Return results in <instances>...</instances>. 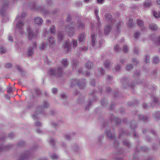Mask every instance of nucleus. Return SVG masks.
<instances>
[{"mask_svg":"<svg viewBox=\"0 0 160 160\" xmlns=\"http://www.w3.org/2000/svg\"><path fill=\"white\" fill-rule=\"evenodd\" d=\"M137 125L134 121H132L131 122V133L132 132L133 134V137L134 138L138 137V135L134 132L135 129L137 127Z\"/></svg>","mask_w":160,"mask_h":160,"instance_id":"1","label":"nucleus"},{"mask_svg":"<svg viewBox=\"0 0 160 160\" xmlns=\"http://www.w3.org/2000/svg\"><path fill=\"white\" fill-rule=\"evenodd\" d=\"M62 71V68H59L58 70V72L57 73H56V70L51 69L48 72V73L51 75H54L55 76H59L61 75Z\"/></svg>","mask_w":160,"mask_h":160,"instance_id":"2","label":"nucleus"},{"mask_svg":"<svg viewBox=\"0 0 160 160\" xmlns=\"http://www.w3.org/2000/svg\"><path fill=\"white\" fill-rule=\"evenodd\" d=\"M152 99V102L151 104V106L152 107H153L154 105L158 104V98L156 97L154 95L151 96Z\"/></svg>","mask_w":160,"mask_h":160,"instance_id":"3","label":"nucleus"},{"mask_svg":"<svg viewBox=\"0 0 160 160\" xmlns=\"http://www.w3.org/2000/svg\"><path fill=\"white\" fill-rule=\"evenodd\" d=\"M64 48L66 50L67 52H68L71 48V44L68 41H67L63 44Z\"/></svg>","mask_w":160,"mask_h":160,"instance_id":"4","label":"nucleus"},{"mask_svg":"<svg viewBox=\"0 0 160 160\" xmlns=\"http://www.w3.org/2000/svg\"><path fill=\"white\" fill-rule=\"evenodd\" d=\"M137 23L138 25L141 28L142 31H144L145 29L144 27V24L143 21L140 19H138L137 20Z\"/></svg>","mask_w":160,"mask_h":160,"instance_id":"5","label":"nucleus"},{"mask_svg":"<svg viewBox=\"0 0 160 160\" xmlns=\"http://www.w3.org/2000/svg\"><path fill=\"white\" fill-rule=\"evenodd\" d=\"M153 43L157 45H160V36L154 37L152 38Z\"/></svg>","mask_w":160,"mask_h":160,"instance_id":"6","label":"nucleus"},{"mask_svg":"<svg viewBox=\"0 0 160 160\" xmlns=\"http://www.w3.org/2000/svg\"><path fill=\"white\" fill-rule=\"evenodd\" d=\"M28 38L29 39H31L32 38H36L37 37L36 35H35L33 34V32L30 28H28Z\"/></svg>","mask_w":160,"mask_h":160,"instance_id":"7","label":"nucleus"},{"mask_svg":"<svg viewBox=\"0 0 160 160\" xmlns=\"http://www.w3.org/2000/svg\"><path fill=\"white\" fill-rule=\"evenodd\" d=\"M24 25L23 22L19 20L16 24V28L18 29H21Z\"/></svg>","mask_w":160,"mask_h":160,"instance_id":"8","label":"nucleus"},{"mask_svg":"<svg viewBox=\"0 0 160 160\" xmlns=\"http://www.w3.org/2000/svg\"><path fill=\"white\" fill-rule=\"evenodd\" d=\"M138 118L139 119L142 121H145L148 120V118L146 116H143L142 115H138Z\"/></svg>","mask_w":160,"mask_h":160,"instance_id":"9","label":"nucleus"},{"mask_svg":"<svg viewBox=\"0 0 160 160\" xmlns=\"http://www.w3.org/2000/svg\"><path fill=\"white\" fill-rule=\"evenodd\" d=\"M111 29V25L106 26L104 30L105 33V34H108L110 32Z\"/></svg>","mask_w":160,"mask_h":160,"instance_id":"10","label":"nucleus"},{"mask_svg":"<svg viewBox=\"0 0 160 160\" xmlns=\"http://www.w3.org/2000/svg\"><path fill=\"white\" fill-rule=\"evenodd\" d=\"M34 20L38 24H42L43 22V20L42 18L39 17H37L35 18Z\"/></svg>","mask_w":160,"mask_h":160,"instance_id":"11","label":"nucleus"},{"mask_svg":"<svg viewBox=\"0 0 160 160\" xmlns=\"http://www.w3.org/2000/svg\"><path fill=\"white\" fill-rule=\"evenodd\" d=\"M152 4V2L150 0H147L145 2L144 5L146 7H148Z\"/></svg>","mask_w":160,"mask_h":160,"instance_id":"12","label":"nucleus"},{"mask_svg":"<svg viewBox=\"0 0 160 160\" xmlns=\"http://www.w3.org/2000/svg\"><path fill=\"white\" fill-rule=\"evenodd\" d=\"M150 28L153 30L156 31L158 29L157 25L154 23H151L149 25Z\"/></svg>","mask_w":160,"mask_h":160,"instance_id":"13","label":"nucleus"},{"mask_svg":"<svg viewBox=\"0 0 160 160\" xmlns=\"http://www.w3.org/2000/svg\"><path fill=\"white\" fill-rule=\"evenodd\" d=\"M141 33L139 31H136L133 35L134 38L135 40H137L139 38Z\"/></svg>","mask_w":160,"mask_h":160,"instance_id":"14","label":"nucleus"},{"mask_svg":"<svg viewBox=\"0 0 160 160\" xmlns=\"http://www.w3.org/2000/svg\"><path fill=\"white\" fill-rule=\"evenodd\" d=\"M159 62V60L158 57L155 56L153 57V64H157Z\"/></svg>","mask_w":160,"mask_h":160,"instance_id":"15","label":"nucleus"},{"mask_svg":"<svg viewBox=\"0 0 160 160\" xmlns=\"http://www.w3.org/2000/svg\"><path fill=\"white\" fill-rule=\"evenodd\" d=\"M106 134L107 135V136L110 139H112L114 138V136L112 135L111 131L109 130H106Z\"/></svg>","mask_w":160,"mask_h":160,"instance_id":"16","label":"nucleus"},{"mask_svg":"<svg viewBox=\"0 0 160 160\" xmlns=\"http://www.w3.org/2000/svg\"><path fill=\"white\" fill-rule=\"evenodd\" d=\"M48 41H49V43L51 45L54 46L55 45V41L54 38L52 37H50Z\"/></svg>","mask_w":160,"mask_h":160,"instance_id":"17","label":"nucleus"},{"mask_svg":"<svg viewBox=\"0 0 160 160\" xmlns=\"http://www.w3.org/2000/svg\"><path fill=\"white\" fill-rule=\"evenodd\" d=\"M145 62L146 63H149L150 62V56L148 55H145L144 56Z\"/></svg>","mask_w":160,"mask_h":160,"instance_id":"18","label":"nucleus"},{"mask_svg":"<svg viewBox=\"0 0 160 160\" xmlns=\"http://www.w3.org/2000/svg\"><path fill=\"white\" fill-rule=\"evenodd\" d=\"M85 35L83 34L81 35L79 38V41L80 42H84L85 40Z\"/></svg>","mask_w":160,"mask_h":160,"instance_id":"19","label":"nucleus"},{"mask_svg":"<svg viewBox=\"0 0 160 160\" xmlns=\"http://www.w3.org/2000/svg\"><path fill=\"white\" fill-rule=\"evenodd\" d=\"M33 53V48H28L27 52V55L28 56H31L32 55Z\"/></svg>","mask_w":160,"mask_h":160,"instance_id":"20","label":"nucleus"},{"mask_svg":"<svg viewBox=\"0 0 160 160\" xmlns=\"http://www.w3.org/2000/svg\"><path fill=\"white\" fill-rule=\"evenodd\" d=\"M91 38H92V46H94L95 44V39L96 38V37L94 34H92L91 35Z\"/></svg>","mask_w":160,"mask_h":160,"instance_id":"21","label":"nucleus"},{"mask_svg":"<svg viewBox=\"0 0 160 160\" xmlns=\"http://www.w3.org/2000/svg\"><path fill=\"white\" fill-rule=\"evenodd\" d=\"M132 62L135 65H137L139 63V61L136 58H132Z\"/></svg>","mask_w":160,"mask_h":160,"instance_id":"22","label":"nucleus"},{"mask_svg":"<svg viewBox=\"0 0 160 160\" xmlns=\"http://www.w3.org/2000/svg\"><path fill=\"white\" fill-rule=\"evenodd\" d=\"M47 46V44L45 43H42L41 45L39 46V49L41 51H42Z\"/></svg>","mask_w":160,"mask_h":160,"instance_id":"23","label":"nucleus"},{"mask_svg":"<svg viewBox=\"0 0 160 160\" xmlns=\"http://www.w3.org/2000/svg\"><path fill=\"white\" fill-rule=\"evenodd\" d=\"M153 14L154 16L156 18H158L160 17V12L158 13L155 11H153Z\"/></svg>","mask_w":160,"mask_h":160,"instance_id":"24","label":"nucleus"},{"mask_svg":"<svg viewBox=\"0 0 160 160\" xmlns=\"http://www.w3.org/2000/svg\"><path fill=\"white\" fill-rule=\"evenodd\" d=\"M92 65V63L90 61H88V62L85 64V66L88 69H90L91 68Z\"/></svg>","mask_w":160,"mask_h":160,"instance_id":"25","label":"nucleus"},{"mask_svg":"<svg viewBox=\"0 0 160 160\" xmlns=\"http://www.w3.org/2000/svg\"><path fill=\"white\" fill-rule=\"evenodd\" d=\"M155 118L156 119L160 118V112L158 111L154 114Z\"/></svg>","mask_w":160,"mask_h":160,"instance_id":"26","label":"nucleus"},{"mask_svg":"<svg viewBox=\"0 0 160 160\" xmlns=\"http://www.w3.org/2000/svg\"><path fill=\"white\" fill-rule=\"evenodd\" d=\"M105 18L107 20H110L111 21H112V16L109 14H106L105 15Z\"/></svg>","mask_w":160,"mask_h":160,"instance_id":"27","label":"nucleus"},{"mask_svg":"<svg viewBox=\"0 0 160 160\" xmlns=\"http://www.w3.org/2000/svg\"><path fill=\"white\" fill-rule=\"evenodd\" d=\"M50 31L51 33L54 34L55 33V27L54 26H51L50 28Z\"/></svg>","mask_w":160,"mask_h":160,"instance_id":"28","label":"nucleus"},{"mask_svg":"<svg viewBox=\"0 0 160 160\" xmlns=\"http://www.w3.org/2000/svg\"><path fill=\"white\" fill-rule=\"evenodd\" d=\"M62 63L64 66H66L68 65V62L66 59H63L62 60Z\"/></svg>","mask_w":160,"mask_h":160,"instance_id":"29","label":"nucleus"},{"mask_svg":"<svg viewBox=\"0 0 160 160\" xmlns=\"http://www.w3.org/2000/svg\"><path fill=\"white\" fill-rule=\"evenodd\" d=\"M141 149L142 151L145 152H147L148 151V148L145 146L141 147Z\"/></svg>","mask_w":160,"mask_h":160,"instance_id":"30","label":"nucleus"},{"mask_svg":"<svg viewBox=\"0 0 160 160\" xmlns=\"http://www.w3.org/2000/svg\"><path fill=\"white\" fill-rule=\"evenodd\" d=\"M72 42L74 48H75L76 47L77 45V41L75 40H72Z\"/></svg>","mask_w":160,"mask_h":160,"instance_id":"31","label":"nucleus"},{"mask_svg":"<svg viewBox=\"0 0 160 160\" xmlns=\"http://www.w3.org/2000/svg\"><path fill=\"white\" fill-rule=\"evenodd\" d=\"M63 37V35L62 33H58V39L61 41L62 40Z\"/></svg>","mask_w":160,"mask_h":160,"instance_id":"32","label":"nucleus"},{"mask_svg":"<svg viewBox=\"0 0 160 160\" xmlns=\"http://www.w3.org/2000/svg\"><path fill=\"white\" fill-rule=\"evenodd\" d=\"M51 158L53 160H57L58 158V157L56 155H52L51 157Z\"/></svg>","mask_w":160,"mask_h":160,"instance_id":"33","label":"nucleus"},{"mask_svg":"<svg viewBox=\"0 0 160 160\" xmlns=\"http://www.w3.org/2000/svg\"><path fill=\"white\" fill-rule=\"evenodd\" d=\"M49 105L47 102L46 101H44L43 102V105L42 106L43 108H48L49 107Z\"/></svg>","mask_w":160,"mask_h":160,"instance_id":"34","label":"nucleus"},{"mask_svg":"<svg viewBox=\"0 0 160 160\" xmlns=\"http://www.w3.org/2000/svg\"><path fill=\"white\" fill-rule=\"evenodd\" d=\"M5 67L7 68H11L12 67V65L10 63H7L6 64Z\"/></svg>","mask_w":160,"mask_h":160,"instance_id":"35","label":"nucleus"},{"mask_svg":"<svg viewBox=\"0 0 160 160\" xmlns=\"http://www.w3.org/2000/svg\"><path fill=\"white\" fill-rule=\"evenodd\" d=\"M98 11L96 10L95 11V13L96 15V17H97V18L98 20V21L99 19V16H98Z\"/></svg>","mask_w":160,"mask_h":160,"instance_id":"36","label":"nucleus"},{"mask_svg":"<svg viewBox=\"0 0 160 160\" xmlns=\"http://www.w3.org/2000/svg\"><path fill=\"white\" fill-rule=\"evenodd\" d=\"M133 52L135 54H138L139 53L138 52V48L136 47H135L133 49Z\"/></svg>","mask_w":160,"mask_h":160,"instance_id":"37","label":"nucleus"},{"mask_svg":"<svg viewBox=\"0 0 160 160\" xmlns=\"http://www.w3.org/2000/svg\"><path fill=\"white\" fill-rule=\"evenodd\" d=\"M134 74L135 76L137 77H139L140 75L139 72L138 71H135L134 72Z\"/></svg>","mask_w":160,"mask_h":160,"instance_id":"38","label":"nucleus"},{"mask_svg":"<svg viewBox=\"0 0 160 160\" xmlns=\"http://www.w3.org/2000/svg\"><path fill=\"white\" fill-rule=\"evenodd\" d=\"M57 89L55 88H53L52 89V93L54 94L57 92Z\"/></svg>","mask_w":160,"mask_h":160,"instance_id":"39","label":"nucleus"},{"mask_svg":"<svg viewBox=\"0 0 160 160\" xmlns=\"http://www.w3.org/2000/svg\"><path fill=\"white\" fill-rule=\"evenodd\" d=\"M128 50V48L127 46L126 45H124L123 46V51L124 52H126Z\"/></svg>","mask_w":160,"mask_h":160,"instance_id":"40","label":"nucleus"},{"mask_svg":"<svg viewBox=\"0 0 160 160\" xmlns=\"http://www.w3.org/2000/svg\"><path fill=\"white\" fill-rule=\"evenodd\" d=\"M143 108L145 109H147L148 108V106L147 103H144L142 105Z\"/></svg>","mask_w":160,"mask_h":160,"instance_id":"41","label":"nucleus"},{"mask_svg":"<svg viewBox=\"0 0 160 160\" xmlns=\"http://www.w3.org/2000/svg\"><path fill=\"white\" fill-rule=\"evenodd\" d=\"M119 46L118 45H116L114 47V50H115L117 51H119Z\"/></svg>","mask_w":160,"mask_h":160,"instance_id":"42","label":"nucleus"},{"mask_svg":"<svg viewBox=\"0 0 160 160\" xmlns=\"http://www.w3.org/2000/svg\"><path fill=\"white\" fill-rule=\"evenodd\" d=\"M109 63L108 62H106L105 63V68H108Z\"/></svg>","mask_w":160,"mask_h":160,"instance_id":"43","label":"nucleus"},{"mask_svg":"<svg viewBox=\"0 0 160 160\" xmlns=\"http://www.w3.org/2000/svg\"><path fill=\"white\" fill-rule=\"evenodd\" d=\"M71 20V17L69 15L67 16V18H66V21L68 22H69L70 20Z\"/></svg>","mask_w":160,"mask_h":160,"instance_id":"44","label":"nucleus"},{"mask_svg":"<svg viewBox=\"0 0 160 160\" xmlns=\"http://www.w3.org/2000/svg\"><path fill=\"white\" fill-rule=\"evenodd\" d=\"M121 68L119 66H117L115 67V69L117 71H118Z\"/></svg>","mask_w":160,"mask_h":160,"instance_id":"45","label":"nucleus"},{"mask_svg":"<svg viewBox=\"0 0 160 160\" xmlns=\"http://www.w3.org/2000/svg\"><path fill=\"white\" fill-rule=\"evenodd\" d=\"M12 88L11 87H10L8 90V92H12Z\"/></svg>","mask_w":160,"mask_h":160,"instance_id":"46","label":"nucleus"},{"mask_svg":"<svg viewBox=\"0 0 160 160\" xmlns=\"http://www.w3.org/2000/svg\"><path fill=\"white\" fill-rule=\"evenodd\" d=\"M131 27H133L135 26V24L134 23H133L132 22V20L131 19Z\"/></svg>","mask_w":160,"mask_h":160,"instance_id":"47","label":"nucleus"},{"mask_svg":"<svg viewBox=\"0 0 160 160\" xmlns=\"http://www.w3.org/2000/svg\"><path fill=\"white\" fill-rule=\"evenodd\" d=\"M41 125V123L40 122H38V121L35 124V125L36 126H39Z\"/></svg>","mask_w":160,"mask_h":160,"instance_id":"48","label":"nucleus"},{"mask_svg":"<svg viewBox=\"0 0 160 160\" xmlns=\"http://www.w3.org/2000/svg\"><path fill=\"white\" fill-rule=\"evenodd\" d=\"M157 72V70L156 69L154 70L152 72V74L153 75L155 74Z\"/></svg>","mask_w":160,"mask_h":160,"instance_id":"49","label":"nucleus"},{"mask_svg":"<svg viewBox=\"0 0 160 160\" xmlns=\"http://www.w3.org/2000/svg\"><path fill=\"white\" fill-rule=\"evenodd\" d=\"M0 51L2 53H4V52H5V50L4 48H1V49H0Z\"/></svg>","mask_w":160,"mask_h":160,"instance_id":"50","label":"nucleus"},{"mask_svg":"<svg viewBox=\"0 0 160 160\" xmlns=\"http://www.w3.org/2000/svg\"><path fill=\"white\" fill-rule=\"evenodd\" d=\"M91 84L93 85V86L95 85V82L94 80H92L91 81Z\"/></svg>","mask_w":160,"mask_h":160,"instance_id":"51","label":"nucleus"},{"mask_svg":"<svg viewBox=\"0 0 160 160\" xmlns=\"http://www.w3.org/2000/svg\"><path fill=\"white\" fill-rule=\"evenodd\" d=\"M26 15V14L25 13H22L21 16V18H22V19Z\"/></svg>","mask_w":160,"mask_h":160,"instance_id":"52","label":"nucleus"},{"mask_svg":"<svg viewBox=\"0 0 160 160\" xmlns=\"http://www.w3.org/2000/svg\"><path fill=\"white\" fill-rule=\"evenodd\" d=\"M82 51H86L88 50V48L87 47H85L84 48L82 49Z\"/></svg>","mask_w":160,"mask_h":160,"instance_id":"53","label":"nucleus"},{"mask_svg":"<svg viewBox=\"0 0 160 160\" xmlns=\"http://www.w3.org/2000/svg\"><path fill=\"white\" fill-rule=\"evenodd\" d=\"M137 9V7L136 6H134V7H131V10H132V9Z\"/></svg>","mask_w":160,"mask_h":160,"instance_id":"54","label":"nucleus"},{"mask_svg":"<svg viewBox=\"0 0 160 160\" xmlns=\"http://www.w3.org/2000/svg\"><path fill=\"white\" fill-rule=\"evenodd\" d=\"M120 23H121V22H118V24L117 26L118 30V29L119 28V27H120Z\"/></svg>","mask_w":160,"mask_h":160,"instance_id":"55","label":"nucleus"},{"mask_svg":"<svg viewBox=\"0 0 160 160\" xmlns=\"http://www.w3.org/2000/svg\"><path fill=\"white\" fill-rule=\"evenodd\" d=\"M126 68L128 70H129L130 69V65L129 64L127 65Z\"/></svg>","mask_w":160,"mask_h":160,"instance_id":"56","label":"nucleus"},{"mask_svg":"<svg viewBox=\"0 0 160 160\" xmlns=\"http://www.w3.org/2000/svg\"><path fill=\"white\" fill-rule=\"evenodd\" d=\"M111 90V88L109 87H107L106 88V91L109 92Z\"/></svg>","mask_w":160,"mask_h":160,"instance_id":"57","label":"nucleus"},{"mask_svg":"<svg viewBox=\"0 0 160 160\" xmlns=\"http://www.w3.org/2000/svg\"><path fill=\"white\" fill-rule=\"evenodd\" d=\"M13 39V38L11 36H9L8 37V40L10 41H12Z\"/></svg>","mask_w":160,"mask_h":160,"instance_id":"58","label":"nucleus"},{"mask_svg":"<svg viewBox=\"0 0 160 160\" xmlns=\"http://www.w3.org/2000/svg\"><path fill=\"white\" fill-rule=\"evenodd\" d=\"M73 81H74V82H75V83H77L78 84V86H80V83H79V82H78V83L77 82V81L75 80H72Z\"/></svg>","mask_w":160,"mask_h":160,"instance_id":"59","label":"nucleus"},{"mask_svg":"<svg viewBox=\"0 0 160 160\" xmlns=\"http://www.w3.org/2000/svg\"><path fill=\"white\" fill-rule=\"evenodd\" d=\"M32 118L34 119H35L36 118L37 119V117L36 115H33V116H32Z\"/></svg>","mask_w":160,"mask_h":160,"instance_id":"60","label":"nucleus"},{"mask_svg":"<svg viewBox=\"0 0 160 160\" xmlns=\"http://www.w3.org/2000/svg\"><path fill=\"white\" fill-rule=\"evenodd\" d=\"M17 69L20 72H21L22 71V69L21 68L19 67H17Z\"/></svg>","mask_w":160,"mask_h":160,"instance_id":"61","label":"nucleus"},{"mask_svg":"<svg viewBox=\"0 0 160 160\" xmlns=\"http://www.w3.org/2000/svg\"><path fill=\"white\" fill-rule=\"evenodd\" d=\"M73 28H70V32L73 33Z\"/></svg>","mask_w":160,"mask_h":160,"instance_id":"62","label":"nucleus"},{"mask_svg":"<svg viewBox=\"0 0 160 160\" xmlns=\"http://www.w3.org/2000/svg\"><path fill=\"white\" fill-rule=\"evenodd\" d=\"M66 95L65 93L62 94L61 95V96L62 98H65L66 97Z\"/></svg>","mask_w":160,"mask_h":160,"instance_id":"63","label":"nucleus"},{"mask_svg":"<svg viewBox=\"0 0 160 160\" xmlns=\"http://www.w3.org/2000/svg\"><path fill=\"white\" fill-rule=\"evenodd\" d=\"M151 133L153 134H156V132H155L153 130H152L151 131Z\"/></svg>","mask_w":160,"mask_h":160,"instance_id":"64","label":"nucleus"}]
</instances>
